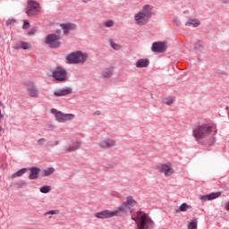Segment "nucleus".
<instances>
[{
    "mask_svg": "<svg viewBox=\"0 0 229 229\" xmlns=\"http://www.w3.org/2000/svg\"><path fill=\"white\" fill-rule=\"evenodd\" d=\"M131 220L135 221L137 229H154L155 222L148 214L142 211H138L135 216H131Z\"/></svg>",
    "mask_w": 229,
    "mask_h": 229,
    "instance_id": "7ed1b4c3",
    "label": "nucleus"
},
{
    "mask_svg": "<svg viewBox=\"0 0 229 229\" xmlns=\"http://www.w3.org/2000/svg\"><path fill=\"white\" fill-rule=\"evenodd\" d=\"M216 133L217 130L210 123H200L196 125L192 131L193 138L198 144H208Z\"/></svg>",
    "mask_w": 229,
    "mask_h": 229,
    "instance_id": "f257e3e1",
    "label": "nucleus"
},
{
    "mask_svg": "<svg viewBox=\"0 0 229 229\" xmlns=\"http://www.w3.org/2000/svg\"><path fill=\"white\" fill-rule=\"evenodd\" d=\"M47 214L51 215V216H55V214H58L57 210H50L47 212Z\"/></svg>",
    "mask_w": 229,
    "mask_h": 229,
    "instance_id": "e433bc0d",
    "label": "nucleus"
},
{
    "mask_svg": "<svg viewBox=\"0 0 229 229\" xmlns=\"http://www.w3.org/2000/svg\"><path fill=\"white\" fill-rule=\"evenodd\" d=\"M90 1H92V0H81V3L87 4V3H90Z\"/></svg>",
    "mask_w": 229,
    "mask_h": 229,
    "instance_id": "37998d69",
    "label": "nucleus"
},
{
    "mask_svg": "<svg viewBox=\"0 0 229 229\" xmlns=\"http://www.w3.org/2000/svg\"><path fill=\"white\" fill-rule=\"evenodd\" d=\"M27 94L30 98H37L38 96H40V91L37 88V85H35V82H29L27 84Z\"/></svg>",
    "mask_w": 229,
    "mask_h": 229,
    "instance_id": "ddd939ff",
    "label": "nucleus"
},
{
    "mask_svg": "<svg viewBox=\"0 0 229 229\" xmlns=\"http://www.w3.org/2000/svg\"><path fill=\"white\" fill-rule=\"evenodd\" d=\"M101 76L103 78H112V76H114V67H109L103 70Z\"/></svg>",
    "mask_w": 229,
    "mask_h": 229,
    "instance_id": "5701e85b",
    "label": "nucleus"
},
{
    "mask_svg": "<svg viewBox=\"0 0 229 229\" xmlns=\"http://www.w3.org/2000/svg\"><path fill=\"white\" fill-rule=\"evenodd\" d=\"M176 102V97L174 96H167L163 98V103L165 105H167L168 106H171V105H174Z\"/></svg>",
    "mask_w": 229,
    "mask_h": 229,
    "instance_id": "4be33fe9",
    "label": "nucleus"
},
{
    "mask_svg": "<svg viewBox=\"0 0 229 229\" xmlns=\"http://www.w3.org/2000/svg\"><path fill=\"white\" fill-rule=\"evenodd\" d=\"M114 25L115 21H114V20H107L104 21L103 28H114Z\"/></svg>",
    "mask_w": 229,
    "mask_h": 229,
    "instance_id": "c756f323",
    "label": "nucleus"
},
{
    "mask_svg": "<svg viewBox=\"0 0 229 229\" xmlns=\"http://www.w3.org/2000/svg\"><path fill=\"white\" fill-rule=\"evenodd\" d=\"M60 40H62V36H60V34L53 33L47 36L45 42L49 47L55 49L62 46V42H60Z\"/></svg>",
    "mask_w": 229,
    "mask_h": 229,
    "instance_id": "1a4fd4ad",
    "label": "nucleus"
},
{
    "mask_svg": "<svg viewBox=\"0 0 229 229\" xmlns=\"http://www.w3.org/2000/svg\"><path fill=\"white\" fill-rule=\"evenodd\" d=\"M26 173H28V168H21V169L18 170L16 173L13 174L11 175V178L13 180V178H19L21 176H24V174H26Z\"/></svg>",
    "mask_w": 229,
    "mask_h": 229,
    "instance_id": "393cba45",
    "label": "nucleus"
},
{
    "mask_svg": "<svg viewBox=\"0 0 229 229\" xmlns=\"http://www.w3.org/2000/svg\"><path fill=\"white\" fill-rule=\"evenodd\" d=\"M15 24V19L10 18L6 21V26H13Z\"/></svg>",
    "mask_w": 229,
    "mask_h": 229,
    "instance_id": "473e14b6",
    "label": "nucleus"
},
{
    "mask_svg": "<svg viewBox=\"0 0 229 229\" xmlns=\"http://www.w3.org/2000/svg\"><path fill=\"white\" fill-rule=\"evenodd\" d=\"M50 112L55 116L57 123H69V121H74V119H76V114H65L55 108H52Z\"/></svg>",
    "mask_w": 229,
    "mask_h": 229,
    "instance_id": "423d86ee",
    "label": "nucleus"
},
{
    "mask_svg": "<svg viewBox=\"0 0 229 229\" xmlns=\"http://www.w3.org/2000/svg\"><path fill=\"white\" fill-rule=\"evenodd\" d=\"M222 3H224V4H229V0H222Z\"/></svg>",
    "mask_w": 229,
    "mask_h": 229,
    "instance_id": "79ce46f5",
    "label": "nucleus"
},
{
    "mask_svg": "<svg viewBox=\"0 0 229 229\" xmlns=\"http://www.w3.org/2000/svg\"><path fill=\"white\" fill-rule=\"evenodd\" d=\"M51 186H49V185H45V186H43V187H41L40 189H39V192H41L42 194H47V193H49V191H51Z\"/></svg>",
    "mask_w": 229,
    "mask_h": 229,
    "instance_id": "7c9ffc66",
    "label": "nucleus"
},
{
    "mask_svg": "<svg viewBox=\"0 0 229 229\" xmlns=\"http://www.w3.org/2000/svg\"><path fill=\"white\" fill-rule=\"evenodd\" d=\"M15 49H24V50L31 49V45L28 42L21 41L15 46Z\"/></svg>",
    "mask_w": 229,
    "mask_h": 229,
    "instance_id": "b1692460",
    "label": "nucleus"
},
{
    "mask_svg": "<svg viewBox=\"0 0 229 229\" xmlns=\"http://www.w3.org/2000/svg\"><path fill=\"white\" fill-rule=\"evenodd\" d=\"M28 171H30V174H29L30 180H38V174H40V168L38 166H32L28 168Z\"/></svg>",
    "mask_w": 229,
    "mask_h": 229,
    "instance_id": "a211bd4d",
    "label": "nucleus"
},
{
    "mask_svg": "<svg viewBox=\"0 0 229 229\" xmlns=\"http://www.w3.org/2000/svg\"><path fill=\"white\" fill-rule=\"evenodd\" d=\"M60 27L64 30V35L66 37L71 33V31H74V30H76V24L71 22L62 23Z\"/></svg>",
    "mask_w": 229,
    "mask_h": 229,
    "instance_id": "2eb2a0df",
    "label": "nucleus"
},
{
    "mask_svg": "<svg viewBox=\"0 0 229 229\" xmlns=\"http://www.w3.org/2000/svg\"><path fill=\"white\" fill-rule=\"evenodd\" d=\"M52 78L59 83H65L69 80V72L64 66H57L52 71Z\"/></svg>",
    "mask_w": 229,
    "mask_h": 229,
    "instance_id": "39448f33",
    "label": "nucleus"
},
{
    "mask_svg": "<svg viewBox=\"0 0 229 229\" xmlns=\"http://www.w3.org/2000/svg\"><path fill=\"white\" fill-rule=\"evenodd\" d=\"M38 146H44L46 144V139L41 138L37 141Z\"/></svg>",
    "mask_w": 229,
    "mask_h": 229,
    "instance_id": "72a5a7b5",
    "label": "nucleus"
},
{
    "mask_svg": "<svg viewBox=\"0 0 229 229\" xmlns=\"http://www.w3.org/2000/svg\"><path fill=\"white\" fill-rule=\"evenodd\" d=\"M81 148V141H75L72 145H68L65 147V151L68 153H72L78 151Z\"/></svg>",
    "mask_w": 229,
    "mask_h": 229,
    "instance_id": "6ab92c4d",
    "label": "nucleus"
},
{
    "mask_svg": "<svg viewBox=\"0 0 229 229\" xmlns=\"http://www.w3.org/2000/svg\"><path fill=\"white\" fill-rule=\"evenodd\" d=\"M26 13L28 17H35L40 13V4L35 0H30L28 2Z\"/></svg>",
    "mask_w": 229,
    "mask_h": 229,
    "instance_id": "9d476101",
    "label": "nucleus"
},
{
    "mask_svg": "<svg viewBox=\"0 0 229 229\" xmlns=\"http://www.w3.org/2000/svg\"><path fill=\"white\" fill-rule=\"evenodd\" d=\"M225 210H229V201L225 203Z\"/></svg>",
    "mask_w": 229,
    "mask_h": 229,
    "instance_id": "ea45409f",
    "label": "nucleus"
},
{
    "mask_svg": "<svg viewBox=\"0 0 229 229\" xmlns=\"http://www.w3.org/2000/svg\"><path fill=\"white\" fill-rule=\"evenodd\" d=\"M3 114H1V109H0V120L3 119Z\"/></svg>",
    "mask_w": 229,
    "mask_h": 229,
    "instance_id": "c03bdc74",
    "label": "nucleus"
},
{
    "mask_svg": "<svg viewBox=\"0 0 229 229\" xmlns=\"http://www.w3.org/2000/svg\"><path fill=\"white\" fill-rule=\"evenodd\" d=\"M60 144V140L53 141V146H58Z\"/></svg>",
    "mask_w": 229,
    "mask_h": 229,
    "instance_id": "4c0bfd02",
    "label": "nucleus"
},
{
    "mask_svg": "<svg viewBox=\"0 0 229 229\" xmlns=\"http://www.w3.org/2000/svg\"><path fill=\"white\" fill-rule=\"evenodd\" d=\"M135 207H137V200L132 196H128L126 201L117 207L116 210H118V214L121 216V214L131 212V209L135 208Z\"/></svg>",
    "mask_w": 229,
    "mask_h": 229,
    "instance_id": "0eeeda50",
    "label": "nucleus"
},
{
    "mask_svg": "<svg viewBox=\"0 0 229 229\" xmlns=\"http://www.w3.org/2000/svg\"><path fill=\"white\" fill-rule=\"evenodd\" d=\"M184 25L188 28H198L201 26V21L199 19H189Z\"/></svg>",
    "mask_w": 229,
    "mask_h": 229,
    "instance_id": "aec40b11",
    "label": "nucleus"
},
{
    "mask_svg": "<svg viewBox=\"0 0 229 229\" xmlns=\"http://www.w3.org/2000/svg\"><path fill=\"white\" fill-rule=\"evenodd\" d=\"M3 131V126L0 125V132Z\"/></svg>",
    "mask_w": 229,
    "mask_h": 229,
    "instance_id": "a18cd8bd",
    "label": "nucleus"
},
{
    "mask_svg": "<svg viewBox=\"0 0 229 229\" xmlns=\"http://www.w3.org/2000/svg\"><path fill=\"white\" fill-rule=\"evenodd\" d=\"M23 28L25 30H28V28H30V22L25 21L24 23H23Z\"/></svg>",
    "mask_w": 229,
    "mask_h": 229,
    "instance_id": "c9c22d12",
    "label": "nucleus"
},
{
    "mask_svg": "<svg viewBox=\"0 0 229 229\" xmlns=\"http://www.w3.org/2000/svg\"><path fill=\"white\" fill-rule=\"evenodd\" d=\"M157 171L164 174L165 178H169L174 174V168H173V163H160L156 166Z\"/></svg>",
    "mask_w": 229,
    "mask_h": 229,
    "instance_id": "6e6552de",
    "label": "nucleus"
},
{
    "mask_svg": "<svg viewBox=\"0 0 229 229\" xmlns=\"http://www.w3.org/2000/svg\"><path fill=\"white\" fill-rule=\"evenodd\" d=\"M98 146L101 149H112L117 146V140L114 138H104L98 141Z\"/></svg>",
    "mask_w": 229,
    "mask_h": 229,
    "instance_id": "9b49d317",
    "label": "nucleus"
},
{
    "mask_svg": "<svg viewBox=\"0 0 229 229\" xmlns=\"http://www.w3.org/2000/svg\"><path fill=\"white\" fill-rule=\"evenodd\" d=\"M191 207L187 203H182L176 210V214H180V212H187V210H191Z\"/></svg>",
    "mask_w": 229,
    "mask_h": 229,
    "instance_id": "a878e982",
    "label": "nucleus"
},
{
    "mask_svg": "<svg viewBox=\"0 0 229 229\" xmlns=\"http://www.w3.org/2000/svg\"><path fill=\"white\" fill-rule=\"evenodd\" d=\"M153 53H164L165 51V43L164 42H154L152 44Z\"/></svg>",
    "mask_w": 229,
    "mask_h": 229,
    "instance_id": "f3484780",
    "label": "nucleus"
},
{
    "mask_svg": "<svg viewBox=\"0 0 229 229\" xmlns=\"http://www.w3.org/2000/svg\"><path fill=\"white\" fill-rule=\"evenodd\" d=\"M51 174H55V167H48L42 171V176L47 177L51 176Z\"/></svg>",
    "mask_w": 229,
    "mask_h": 229,
    "instance_id": "cd10ccee",
    "label": "nucleus"
},
{
    "mask_svg": "<svg viewBox=\"0 0 229 229\" xmlns=\"http://www.w3.org/2000/svg\"><path fill=\"white\" fill-rule=\"evenodd\" d=\"M27 186H28V183L25 181H21L20 182V188L27 187Z\"/></svg>",
    "mask_w": 229,
    "mask_h": 229,
    "instance_id": "f704fd0d",
    "label": "nucleus"
},
{
    "mask_svg": "<svg viewBox=\"0 0 229 229\" xmlns=\"http://www.w3.org/2000/svg\"><path fill=\"white\" fill-rule=\"evenodd\" d=\"M223 193L221 191L212 192L208 195L200 196L199 199L201 201H212V199H217V198L221 197Z\"/></svg>",
    "mask_w": 229,
    "mask_h": 229,
    "instance_id": "dca6fc26",
    "label": "nucleus"
},
{
    "mask_svg": "<svg viewBox=\"0 0 229 229\" xmlns=\"http://www.w3.org/2000/svg\"><path fill=\"white\" fill-rule=\"evenodd\" d=\"M109 46L114 49V51H121V49H123V45L115 43L113 39L109 40Z\"/></svg>",
    "mask_w": 229,
    "mask_h": 229,
    "instance_id": "bb28decb",
    "label": "nucleus"
},
{
    "mask_svg": "<svg viewBox=\"0 0 229 229\" xmlns=\"http://www.w3.org/2000/svg\"><path fill=\"white\" fill-rule=\"evenodd\" d=\"M153 10H155L153 5H143L141 10L133 16L134 24L136 26H146V24H148L153 17Z\"/></svg>",
    "mask_w": 229,
    "mask_h": 229,
    "instance_id": "f03ea898",
    "label": "nucleus"
},
{
    "mask_svg": "<svg viewBox=\"0 0 229 229\" xmlns=\"http://www.w3.org/2000/svg\"><path fill=\"white\" fill-rule=\"evenodd\" d=\"M94 115H101V111H96V112L94 113Z\"/></svg>",
    "mask_w": 229,
    "mask_h": 229,
    "instance_id": "a19ab883",
    "label": "nucleus"
},
{
    "mask_svg": "<svg viewBox=\"0 0 229 229\" xmlns=\"http://www.w3.org/2000/svg\"><path fill=\"white\" fill-rule=\"evenodd\" d=\"M188 229H198V223L196 221H191L188 224Z\"/></svg>",
    "mask_w": 229,
    "mask_h": 229,
    "instance_id": "2f4dec72",
    "label": "nucleus"
},
{
    "mask_svg": "<svg viewBox=\"0 0 229 229\" xmlns=\"http://www.w3.org/2000/svg\"><path fill=\"white\" fill-rule=\"evenodd\" d=\"M119 211L117 209L114 211H110L106 209L104 211H100L95 214V217L97 219H110L111 217L119 216Z\"/></svg>",
    "mask_w": 229,
    "mask_h": 229,
    "instance_id": "f8f14e48",
    "label": "nucleus"
},
{
    "mask_svg": "<svg viewBox=\"0 0 229 229\" xmlns=\"http://www.w3.org/2000/svg\"><path fill=\"white\" fill-rule=\"evenodd\" d=\"M112 196H114V198H119V193L117 192H113L111 193Z\"/></svg>",
    "mask_w": 229,
    "mask_h": 229,
    "instance_id": "58836bf2",
    "label": "nucleus"
},
{
    "mask_svg": "<svg viewBox=\"0 0 229 229\" xmlns=\"http://www.w3.org/2000/svg\"><path fill=\"white\" fill-rule=\"evenodd\" d=\"M194 49L198 52L203 51V49H205V45L203 44V41H198L197 43H195Z\"/></svg>",
    "mask_w": 229,
    "mask_h": 229,
    "instance_id": "c85d7f7f",
    "label": "nucleus"
},
{
    "mask_svg": "<svg viewBox=\"0 0 229 229\" xmlns=\"http://www.w3.org/2000/svg\"><path fill=\"white\" fill-rule=\"evenodd\" d=\"M72 94V88H62L55 89L53 93L54 98H64L65 96H71Z\"/></svg>",
    "mask_w": 229,
    "mask_h": 229,
    "instance_id": "4468645a",
    "label": "nucleus"
},
{
    "mask_svg": "<svg viewBox=\"0 0 229 229\" xmlns=\"http://www.w3.org/2000/svg\"><path fill=\"white\" fill-rule=\"evenodd\" d=\"M149 65V59H139L136 62V67L138 69H143L144 67H148Z\"/></svg>",
    "mask_w": 229,
    "mask_h": 229,
    "instance_id": "412c9836",
    "label": "nucleus"
},
{
    "mask_svg": "<svg viewBox=\"0 0 229 229\" xmlns=\"http://www.w3.org/2000/svg\"><path fill=\"white\" fill-rule=\"evenodd\" d=\"M89 60V54L82 51H75L66 56V64H86Z\"/></svg>",
    "mask_w": 229,
    "mask_h": 229,
    "instance_id": "20e7f679",
    "label": "nucleus"
}]
</instances>
